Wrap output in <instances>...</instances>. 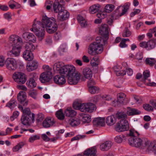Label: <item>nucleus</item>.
I'll return each instance as SVG.
<instances>
[{
	"label": "nucleus",
	"instance_id": "obj_1",
	"mask_svg": "<svg viewBox=\"0 0 156 156\" xmlns=\"http://www.w3.org/2000/svg\"><path fill=\"white\" fill-rule=\"evenodd\" d=\"M53 68L55 72L59 73L54 78L56 83L63 84L66 82V77L68 78L70 84H76L78 83V72L73 65H64L62 62H58L54 64Z\"/></svg>",
	"mask_w": 156,
	"mask_h": 156
},
{
	"label": "nucleus",
	"instance_id": "obj_2",
	"mask_svg": "<svg viewBox=\"0 0 156 156\" xmlns=\"http://www.w3.org/2000/svg\"><path fill=\"white\" fill-rule=\"evenodd\" d=\"M108 25L102 24L99 28V33L101 37H97L96 41L90 44L88 49V52L91 55L101 53L103 50V46L107 43L109 37Z\"/></svg>",
	"mask_w": 156,
	"mask_h": 156
},
{
	"label": "nucleus",
	"instance_id": "obj_3",
	"mask_svg": "<svg viewBox=\"0 0 156 156\" xmlns=\"http://www.w3.org/2000/svg\"><path fill=\"white\" fill-rule=\"evenodd\" d=\"M140 134L137 131L133 129H130L129 134H125L124 135H121L117 136L115 138V142L121 143L123 140H126V137L130 136V137L128 139V142L130 145L137 147H141L144 148V147H150L151 145L150 141L147 140L144 143L143 140L139 137Z\"/></svg>",
	"mask_w": 156,
	"mask_h": 156
},
{
	"label": "nucleus",
	"instance_id": "obj_4",
	"mask_svg": "<svg viewBox=\"0 0 156 156\" xmlns=\"http://www.w3.org/2000/svg\"><path fill=\"white\" fill-rule=\"evenodd\" d=\"M115 118L121 120L118 122L115 128L117 132H121L127 130L129 129L128 123L126 120L127 114L124 112H117L115 114Z\"/></svg>",
	"mask_w": 156,
	"mask_h": 156
},
{
	"label": "nucleus",
	"instance_id": "obj_5",
	"mask_svg": "<svg viewBox=\"0 0 156 156\" xmlns=\"http://www.w3.org/2000/svg\"><path fill=\"white\" fill-rule=\"evenodd\" d=\"M41 24L42 27L46 28L47 32L49 33H53L57 30L58 26L55 19L54 18H48L46 16H43Z\"/></svg>",
	"mask_w": 156,
	"mask_h": 156
},
{
	"label": "nucleus",
	"instance_id": "obj_6",
	"mask_svg": "<svg viewBox=\"0 0 156 156\" xmlns=\"http://www.w3.org/2000/svg\"><path fill=\"white\" fill-rule=\"evenodd\" d=\"M35 19L32 28L30 29V30L34 33L37 37L39 40L41 41L44 37L45 30L44 28L42 26L40 21H36Z\"/></svg>",
	"mask_w": 156,
	"mask_h": 156
},
{
	"label": "nucleus",
	"instance_id": "obj_7",
	"mask_svg": "<svg viewBox=\"0 0 156 156\" xmlns=\"http://www.w3.org/2000/svg\"><path fill=\"white\" fill-rule=\"evenodd\" d=\"M45 72L42 73L40 76V80L42 83L49 81L52 77L51 69L48 66L44 65L43 66Z\"/></svg>",
	"mask_w": 156,
	"mask_h": 156
},
{
	"label": "nucleus",
	"instance_id": "obj_8",
	"mask_svg": "<svg viewBox=\"0 0 156 156\" xmlns=\"http://www.w3.org/2000/svg\"><path fill=\"white\" fill-rule=\"evenodd\" d=\"M96 109V106L91 103L81 104L79 103V110L81 112L91 113Z\"/></svg>",
	"mask_w": 156,
	"mask_h": 156
},
{
	"label": "nucleus",
	"instance_id": "obj_9",
	"mask_svg": "<svg viewBox=\"0 0 156 156\" xmlns=\"http://www.w3.org/2000/svg\"><path fill=\"white\" fill-rule=\"evenodd\" d=\"M12 78L16 82L19 84H24L27 80L25 74L19 72L15 73L13 74Z\"/></svg>",
	"mask_w": 156,
	"mask_h": 156
},
{
	"label": "nucleus",
	"instance_id": "obj_10",
	"mask_svg": "<svg viewBox=\"0 0 156 156\" xmlns=\"http://www.w3.org/2000/svg\"><path fill=\"white\" fill-rule=\"evenodd\" d=\"M6 68L9 70H15L17 67L16 60L12 58H8L5 61Z\"/></svg>",
	"mask_w": 156,
	"mask_h": 156
},
{
	"label": "nucleus",
	"instance_id": "obj_11",
	"mask_svg": "<svg viewBox=\"0 0 156 156\" xmlns=\"http://www.w3.org/2000/svg\"><path fill=\"white\" fill-rule=\"evenodd\" d=\"M20 43L18 44H14L12 46V48L11 51H10L8 54V56L11 54H13L15 56H18L19 55L20 52V49L22 46Z\"/></svg>",
	"mask_w": 156,
	"mask_h": 156
},
{
	"label": "nucleus",
	"instance_id": "obj_12",
	"mask_svg": "<svg viewBox=\"0 0 156 156\" xmlns=\"http://www.w3.org/2000/svg\"><path fill=\"white\" fill-rule=\"evenodd\" d=\"M26 98V93L25 92L20 91L18 94V100L23 106H26L28 104V101Z\"/></svg>",
	"mask_w": 156,
	"mask_h": 156
},
{
	"label": "nucleus",
	"instance_id": "obj_13",
	"mask_svg": "<svg viewBox=\"0 0 156 156\" xmlns=\"http://www.w3.org/2000/svg\"><path fill=\"white\" fill-rule=\"evenodd\" d=\"M35 115L32 113L31 116H29L28 115L22 116L21 122L24 125H29L31 122H34V121Z\"/></svg>",
	"mask_w": 156,
	"mask_h": 156
},
{
	"label": "nucleus",
	"instance_id": "obj_14",
	"mask_svg": "<svg viewBox=\"0 0 156 156\" xmlns=\"http://www.w3.org/2000/svg\"><path fill=\"white\" fill-rule=\"evenodd\" d=\"M117 97V100L113 101L112 103V106L114 107L118 106L117 103L118 102L120 104H123V101L125 99L126 95L124 93H120L118 94Z\"/></svg>",
	"mask_w": 156,
	"mask_h": 156
},
{
	"label": "nucleus",
	"instance_id": "obj_15",
	"mask_svg": "<svg viewBox=\"0 0 156 156\" xmlns=\"http://www.w3.org/2000/svg\"><path fill=\"white\" fill-rule=\"evenodd\" d=\"M79 124L80 123V121H81L83 123H89L91 121V117L89 115L84 113L79 114Z\"/></svg>",
	"mask_w": 156,
	"mask_h": 156
},
{
	"label": "nucleus",
	"instance_id": "obj_16",
	"mask_svg": "<svg viewBox=\"0 0 156 156\" xmlns=\"http://www.w3.org/2000/svg\"><path fill=\"white\" fill-rule=\"evenodd\" d=\"M97 150L95 147L87 149L84 151V156H97Z\"/></svg>",
	"mask_w": 156,
	"mask_h": 156
},
{
	"label": "nucleus",
	"instance_id": "obj_17",
	"mask_svg": "<svg viewBox=\"0 0 156 156\" xmlns=\"http://www.w3.org/2000/svg\"><path fill=\"white\" fill-rule=\"evenodd\" d=\"M9 41L10 43L12 44V46L15 44H18L20 43L22 44L21 38L15 35H11L9 37Z\"/></svg>",
	"mask_w": 156,
	"mask_h": 156
},
{
	"label": "nucleus",
	"instance_id": "obj_18",
	"mask_svg": "<svg viewBox=\"0 0 156 156\" xmlns=\"http://www.w3.org/2000/svg\"><path fill=\"white\" fill-rule=\"evenodd\" d=\"M69 13L65 9L61 12L58 15V19L61 21H63L67 20L69 17Z\"/></svg>",
	"mask_w": 156,
	"mask_h": 156
},
{
	"label": "nucleus",
	"instance_id": "obj_19",
	"mask_svg": "<svg viewBox=\"0 0 156 156\" xmlns=\"http://www.w3.org/2000/svg\"><path fill=\"white\" fill-rule=\"evenodd\" d=\"M53 7L54 12L55 13H58V14L65 9L62 5H61L58 2L56 1L53 3Z\"/></svg>",
	"mask_w": 156,
	"mask_h": 156
},
{
	"label": "nucleus",
	"instance_id": "obj_20",
	"mask_svg": "<svg viewBox=\"0 0 156 156\" xmlns=\"http://www.w3.org/2000/svg\"><path fill=\"white\" fill-rule=\"evenodd\" d=\"M32 74L33 77L30 78L26 83L27 86L30 88H34L37 85V83L35 80L36 74L34 73H32Z\"/></svg>",
	"mask_w": 156,
	"mask_h": 156
},
{
	"label": "nucleus",
	"instance_id": "obj_21",
	"mask_svg": "<svg viewBox=\"0 0 156 156\" xmlns=\"http://www.w3.org/2000/svg\"><path fill=\"white\" fill-rule=\"evenodd\" d=\"M38 66V62L34 60L27 63V69L28 71H31L36 69L37 68Z\"/></svg>",
	"mask_w": 156,
	"mask_h": 156
},
{
	"label": "nucleus",
	"instance_id": "obj_22",
	"mask_svg": "<svg viewBox=\"0 0 156 156\" xmlns=\"http://www.w3.org/2000/svg\"><path fill=\"white\" fill-rule=\"evenodd\" d=\"M23 37L25 39L29 40L33 43H35L36 41V38L32 33H24L23 34Z\"/></svg>",
	"mask_w": 156,
	"mask_h": 156
},
{
	"label": "nucleus",
	"instance_id": "obj_23",
	"mask_svg": "<svg viewBox=\"0 0 156 156\" xmlns=\"http://www.w3.org/2000/svg\"><path fill=\"white\" fill-rule=\"evenodd\" d=\"M111 146V142L110 141H107L100 145V148L102 151H106L109 149Z\"/></svg>",
	"mask_w": 156,
	"mask_h": 156
},
{
	"label": "nucleus",
	"instance_id": "obj_24",
	"mask_svg": "<svg viewBox=\"0 0 156 156\" xmlns=\"http://www.w3.org/2000/svg\"><path fill=\"white\" fill-rule=\"evenodd\" d=\"M64 113L66 116L73 117L76 115L77 112L71 108L69 107L65 110Z\"/></svg>",
	"mask_w": 156,
	"mask_h": 156
},
{
	"label": "nucleus",
	"instance_id": "obj_25",
	"mask_svg": "<svg viewBox=\"0 0 156 156\" xmlns=\"http://www.w3.org/2000/svg\"><path fill=\"white\" fill-rule=\"evenodd\" d=\"M127 108L128 110L127 111L126 114L129 116L137 115L141 113L140 111L135 108L130 107H128Z\"/></svg>",
	"mask_w": 156,
	"mask_h": 156
},
{
	"label": "nucleus",
	"instance_id": "obj_26",
	"mask_svg": "<svg viewBox=\"0 0 156 156\" xmlns=\"http://www.w3.org/2000/svg\"><path fill=\"white\" fill-rule=\"evenodd\" d=\"M83 73L84 76L87 79H91L93 76L91 70L89 68H86L83 69Z\"/></svg>",
	"mask_w": 156,
	"mask_h": 156
},
{
	"label": "nucleus",
	"instance_id": "obj_27",
	"mask_svg": "<svg viewBox=\"0 0 156 156\" xmlns=\"http://www.w3.org/2000/svg\"><path fill=\"white\" fill-rule=\"evenodd\" d=\"M54 120L51 119L46 118L43 122V125L45 128H48L52 126L55 123Z\"/></svg>",
	"mask_w": 156,
	"mask_h": 156
},
{
	"label": "nucleus",
	"instance_id": "obj_28",
	"mask_svg": "<svg viewBox=\"0 0 156 156\" xmlns=\"http://www.w3.org/2000/svg\"><path fill=\"white\" fill-rule=\"evenodd\" d=\"M79 23L81 28L86 27L87 25V20L80 15H79Z\"/></svg>",
	"mask_w": 156,
	"mask_h": 156
},
{
	"label": "nucleus",
	"instance_id": "obj_29",
	"mask_svg": "<svg viewBox=\"0 0 156 156\" xmlns=\"http://www.w3.org/2000/svg\"><path fill=\"white\" fill-rule=\"evenodd\" d=\"M23 58L26 60L31 61L34 58L33 54L31 52L28 51H25L23 53Z\"/></svg>",
	"mask_w": 156,
	"mask_h": 156
},
{
	"label": "nucleus",
	"instance_id": "obj_30",
	"mask_svg": "<svg viewBox=\"0 0 156 156\" xmlns=\"http://www.w3.org/2000/svg\"><path fill=\"white\" fill-rule=\"evenodd\" d=\"M116 121L115 118L113 115L108 116L106 119V124L110 126L113 125Z\"/></svg>",
	"mask_w": 156,
	"mask_h": 156
},
{
	"label": "nucleus",
	"instance_id": "obj_31",
	"mask_svg": "<svg viewBox=\"0 0 156 156\" xmlns=\"http://www.w3.org/2000/svg\"><path fill=\"white\" fill-rule=\"evenodd\" d=\"M100 8V5L96 4L93 5L90 7L89 11L92 14H94L98 11Z\"/></svg>",
	"mask_w": 156,
	"mask_h": 156
},
{
	"label": "nucleus",
	"instance_id": "obj_32",
	"mask_svg": "<svg viewBox=\"0 0 156 156\" xmlns=\"http://www.w3.org/2000/svg\"><path fill=\"white\" fill-rule=\"evenodd\" d=\"M25 48L26 51H28L31 52L35 50V48L33 44H31L29 42H27L25 44Z\"/></svg>",
	"mask_w": 156,
	"mask_h": 156
},
{
	"label": "nucleus",
	"instance_id": "obj_33",
	"mask_svg": "<svg viewBox=\"0 0 156 156\" xmlns=\"http://www.w3.org/2000/svg\"><path fill=\"white\" fill-rule=\"evenodd\" d=\"M156 61L154 58H147L145 60V63L147 65L151 66H153L155 63Z\"/></svg>",
	"mask_w": 156,
	"mask_h": 156
},
{
	"label": "nucleus",
	"instance_id": "obj_34",
	"mask_svg": "<svg viewBox=\"0 0 156 156\" xmlns=\"http://www.w3.org/2000/svg\"><path fill=\"white\" fill-rule=\"evenodd\" d=\"M156 45V43L154 41L151 40L147 41V50H150L154 48Z\"/></svg>",
	"mask_w": 156,
	"mask_h": 156
},
{
	"label": "nucleus",
	"instance_id": "obj_35",
	"mask_svg": "<svg viewBox=\"0 0 156 156\" xmlns=\"http://www.w3.org/2000/svg\"><path fill=\"white\" fill-rule=\"evenodd\" d=\"M130 5V3L128 2L125 3L122 6L123 9L122 10V12L121 13V16L125 14L129 9Z\"/></svg>",
	"mask_w": 156,
	"mask_h": 156
},
{
	"label": "nucleus",
	"instance_id": "obj_36",
	"mask_svg": "<svg viewBox=\"0 0 156 156\" xmlns=\"http://www.w3.org/2000/svg\"><path fill=\"white\" fill-rule=\"evenodd\" d=\"M17 103L15 100H11L6 104V106L12 109L17 106Z\"/></svg>",
	"mask_w": 156,
	"mask_h": 156
},
{
	"label": "nucleus",
	"instance_id": "obj_37",
	"mask_svg": "<svg viewBox=\"0 0 156 156\" xmlns=\"http://www.w3.org/2000/svg\"><path fill=\"white\" fill-rule=\"evenodd\" d=\"M56 117L59 120H63L65 118L64 114L62 109H60L57 111L55 114Z\"/></svg>",
	"mask_w": 156,
	"mask_h": 156
},
{
	"label": "nucleus",
	"instance_id": "obj_38",
	"mask_svg": "<svg viewBox=\"0 0 156 156\" xmlns=\"http://www.w3.org/2000/svg\"><path fill=\"white\" fill-rule=\"evenodd\" d=\"M114 5L112 4H108L105 7L104 10L106 12L109 13L114 10Z\"/></svg>",
	"mask_w": 156,
	"mask_h": 156
},
{
	"label": "nucleus",
	"instance_id": "obj_39",
	"mask_svg": "<svg viewBox=\"0 0 156 156\" xmlns=\"http://www.w3.org/2000/svg\"><path fill=\"white\" fill-rule=\"evenodd\" d=\"M89 90L90 93L92 94L95 93H98L99 92L100 89L99 87L95 86L90 87L89 88Z\"/></svg>",
	"mask_w": 156,
	"mask_h": 156
},
{
	"label": "nucleus",
	"instance_id": "obj_40",
	"mask_svg": "<svg viewBox=\"0 0 156 156\" xmlns=\"http://www.w3.org/2000/svg\"><path fill=\"white\" fill-rule=\"evenodd\" d=\"M24 145V143L21 142L19 143L17 145L14 147L12 148V150L13 151H17L20 148L23 147Z\"/></svg>",
	"mask_w": 156,
	"mask_h": 156
},
{
	"label": "nucleus",
	"instance_id": "obj_41",
	"mask_svg": "<svg viewBox=\"0 0 156 156\" xmlns=\"http://www.w3.org/2000/svg\"><path fill=\"white\" fill-rule=\"evenodd\" d=\"M131 33L127 27H126L122 33V36L123 37H129L131 35Z\"/></svg>",
	"mask_w": 156,
	"mask_h": 156
},
{
	"label": "nucleus",
	"instance_id": "obj_42",
	"mask_svg": "<svg viewBox=\"0 0 156 156\" xmlns=\"http://www.w3.org/2000/svg\"><path fill=\"white\" fill-rule=\"evenodd\" d=\"M143 107L145 110L147 111H152L153 109L152 107L149 104H144Z\"/></svg>",
	"mask_w": 156,
	"mask_h": 156
},
{
	"label": "nucleus",
	"instance_id": "obj_43",
	"mask_svg": "<svg viewBox=\"0 0 156 156\" xmlns=\"http://www.w3.org/2000/svg\"><path fill=\"white\" fill-rule=\"evenodd\" d=\"M40 136L38 135H34L31 136L29 139V142L31 143H33L35 140L39 139Z\"/></svg>",
	"mask_w": 156,
	"mask_h": 156
},
{
	"label": "nucleus",
	"instance_id": "obj_44",
	"mask_svg": "<svg viewBox=\"0 0 156 156\" xmlns=\"http://www.w3.org/2000/svg\"><path fill=\"white\" fill-rule=\"evenodd\" d=\"M29 95L33 98L36 99L37 98V92L36 90H32L30 91L29 93Z\"/></svg>",
	"mask_w": 156,
	"mask_h": 156
},
{
	"label": "nucleus",
	"instance_id": "obj_45",
	"mask_svg": "<svg viewBox=\"0 0 156 156\" xmlns=\"http://www.w3.org/2000/svg\"><path fill=\"white\" fill-rule=\"evenodd\" d=\"M143 80H145L150 76V72L148 70L144 71L143 73Z\"/></svg>",
	"mask_w": 156,
	"mask_h": 156
},
{
	"label": "nucleus",
	"instance_id": "obj_46",
	"mask_svg": "<svg viewBox=\"0 0 156 156\" xmlns=\"http://www.w3.org/2000/svg\"><path fill=\"white\" fill-rule=\"evenodd\" d=\"M24 115H27L29 116H31L32 113H31L30 109L29 108H26L24 109L22 111Z\"/></svg>",
	"mask_w": 156,
	"mask_h": 156
},
{
	"label": "nucleus",
	"instance_id": "obj_47",
	"mask_svg": "<svg viewBox=\"0 0 156 156\" xmlns=\"http://www.w3.org/2000/svg\"><path fill=\"white\" fill-rule=\"evenodd\" d=\"M66 45L65 44H62L60 46L59 48V51L61 55L63 54V53L65 51L66 49Z\"/></svg>",
	"mask_w": 156,
	"mask_h": 156
},
{
	"label": "nucleus",
	"instance_id": "obj_48",
	"mask_svg": "<svg viewBox=\"0 0 156 156\" xmlns=\"http://www.w3.org/2000/svg\"><path fill=\"white\" fill-rule=\"evenodd\" d=\"M87 81V86L88 88L94 86V85H95L96 83L93 79H90Z\"/></svg>",
	"mask_w": 156,
	"mask_h": 156
},
{
	"label": "nucleus",
	"instance_id": "obj_49",
	"mask_svg": "<svg viewBox=\"0 0 156 156\" xmlns=\"http://www.w3.org/2000/svg\"><path fill=\"white\" fill-rule=\"evenodd\" d=\"M53 3L52 2L48 1L45 3L46 8L47 10H50L51 6H53Z\"/></svg>",
	"mask_w": 156,
	"mask_h": 156
},
{
	"label": "nucleus",
	"instance_id": "obj_50",
	"mask_svg": "<svg viewBox=\"0 0 156 156\" xmlns=\"http://www.w3.org/2000/svg\"><path fill=\"white\" fill-rule=\"evenodd\" d=\"M100 99V96L99 95H96L92 98L91 101L95 103H96Z\"/></svg>",
	"mask_w": 156,
	"mask_h": 156
},
{
	"label": "nucleus",
	"instance_id": "obj_51",
	"mask_svg": "<svg viewBox=\"0 0 156 156\" xmlns=\"http://www.w3.org/2000/svg\"><path fill=\"white\" fill-rule=\"evenodd\" d=\"M105 125V119L104 118L101 117L97 125V126H103Z\"/></svg>",
	"mask_w": 156,
	"mask_h": 156
},
{
	"label": "nucleus",
	"instance_id": "obj_52",
	"mask_svg": "<svg viewBox=\"0 0 156 156\" xmlns=\"http://www.w3.org/2000/svg\"><path fill=\"white\" fill-rule=\"evenodd\" d=\"M117 76H123L126 74V71L124 70H119L116 73Z\"/></svg>",
	"mask_w": 156,
	"mask_h": 156
},
{
	"label": "nucleus",
	"instance_id": "obj_53",
	"mask_svg": "<svg viewBox=\"0 0 156 156\" xmlns=\"http://www.w3.org/2000/svg\"><path fill=\"white\" fill-rule=\"evenodd\" d=\"M19 112L18 111H15L13 113L12 115L10 117V120L12 121L15 118H17L19 115Z\"/></svg>",
	"mask_w": 156,
	"mask_h": 156
},
{
	"label": "nucleus",
	"instance_id": "obj_54",
	"mask_svg": "<svg viewBox=\"0 0 156 156\" xmlns=\"http://www.w3.org/2000/svg\"><path fill=\"white\" fill-rule=\"evenodd\" d=\"M12 130V129L8 127L6 130L5 132H3V133L0 134L1 136H5L9 134Z\"/></svg>",
	"mask_w": 156,
	"mask_h": 156
},
{
	"label": "nucleus",
	"instance_id": "obj_55",
	"mask_svg": "<svg viewBox=\"0 0 156 156\" xmlns=\"http://www.w3.org/2000/svg\"><path fill=\"white\" fill-rule=\"evenodd\" d=\"M141 10L139 9H134L133 12H131L130 15L131 17H133L136 15L139 14Z\"/></svg>",
	"mask_w": 156,
	"mask_h": 156
},
{
	"label": "nucleus",
	"instance_id": "obj_56",
	"mask_svg": "<svg viewBox=\"0 0 156 156\" xmlns=\"http://www.w3.org/2000/svg\"><path fill=\"white\" fill-rule=\"evenodd\" d=\"M147 42H146L145 41H143L140 43L139 44V45L140 47L144 48H146L147 50Z\"/></svg>",
	"mask_w": 156,
	"mask_h": 156
},
{
	"label": "nucleus",
	"instance_id": "obj_57",
	"mask_svg": "<svg viewBox=\"0 0 156 156\" xmlns=\"http://www.w3.org/2000/svg\"><path fill=\"white\" fill-rule=\"evenodd\" d=\"M97 16L98 18L101 19H104L106 16L102 12H100L97 13Z\"/></svg>",
	"mask_w": 156,
	"mask_h": 156
},
{
	"label": "nucleus",
	"instance_id": "obj_58",
	"mask_svg": "<svg viewBox=\"0 0 156 156\" xmlns=\"http://www.w3.org/2000/svg\"><path fill=\"white\" fill-rule=\"evenodd\" d=\"M143 58V54L141 52L137 53L136 55V59L138 60H142Z\"/></svg>",
	"mask_w": 156,
	"mask_h": 156
},
{
	"label": "nucleus",
	"instance_id": "obj_59",
	"mask_svg": "<svg viewBox=\"0 0 156 156\" xmlns=\"http://www.w3.org/2000/svg\"><path fill=\"white\" fill-rule=\"evenodd\" d=\"M119 46L120 48H125L127 47L128 45L126 44V42L122 39Z\"/></svg>",
	"mask_w": 156,
	"mask_h": 156
},
{
	"label": "nucleus",
	"instance_id": "obj_60",
	"mask_svg": "<svg viewBox=\"0 0 156 156\" xmlns=\"http://www.w3.org/2000/svg\"><path fill=\"white\" fill-rule=\"evenodd\" d=\"M61 38V35L60 32L56 33L54 36V39L56 41H58Z\"/></svg>",
	"mask_w": 156,
	"mask_h": 156
},
{
	"label": "nucleus",
	"instance_id": "obj_61",
	"mask_svg": "<svg viewBox=\"0 0 156 156\" xmlns=\"http://www.w3.org/2000/svg\"><path fill=\"white\" fill-rule=\"evenodd\" d=\"M72 107L75 109H78V100L76 99L74 101L72 105Z\"/></svg>",
	"mask_w": 156,
	"mask_h": 156
},
{
	"label": "nucleus",
	"instance_id": "obj_62",
	"mask_svg": "<svg viewBox=\"0 0 156 156\" xmlns=\"http://www.w3.org/2000/svg\"><path fill=\"white\" fill-rule=\"evenodd\" d=\"M101 117H98L95 118L93 121V124L94 126H97V125Z\"/></svg>",
	"mask_w": 156,
	"mask_h": 156
},
{
	"label": "nucleus",
	"instance_id": "obj_63",
	"mask_svg": "<svg viewBox=\"0 0 156 156\" xmlns=\"http://www.w3.org/2000/svg\"><path fill=\"white\" fill-rule=\"evenodd\" d=\"M16 2L13 0L10 1L9 3V7L11 9H13L16 7V5L15 4Z\"/></svg>",
	"mask_w": 156,
	"mask_h": 156
},
{
	"label": "nucleus",
	"instance_id": "obj_64",
	"mask_svg": "<svg viewBox=\"0 0 156 156\" xmlns=\"http://www.w3.org/2000/svg\"><path fill=\"white\" fill-rule=\"evenodd\" d=\"M5 58L3 56H0V66H3L5 64Z\"/></svg>",
	"mask_w": 156,
	"mask_h": 156
}]
</instances>
